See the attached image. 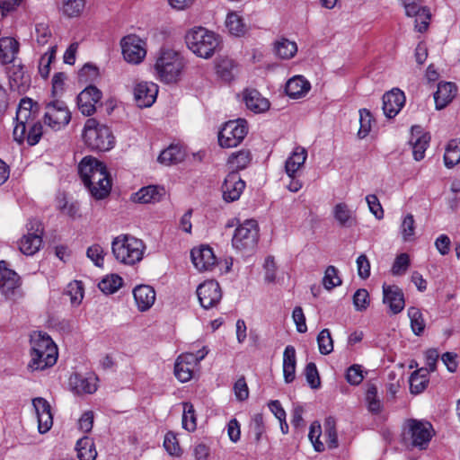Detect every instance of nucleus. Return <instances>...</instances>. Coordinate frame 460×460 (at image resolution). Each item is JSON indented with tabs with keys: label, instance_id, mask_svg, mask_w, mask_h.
<instances>
[{
	"label": "nucleus",
	"instance_id": "a878e982",
	"mask_svg": "<svg viewBox=\"0 0 460 460\" xmlns=\"http://www.w3.org/2000/svg\"><path fill=\"white\" fill-rule=\"evenodd\" d=\"M96 377H86L80 374H73L69 378L72 390L77 394H93L97 390Z\"/></svg>",
	"mask_w": 460,
	"mask_h": 460
},
{
	"label": "nucleus",
	"instance_id": "4468645a",
	"mask_svg": "<svg viewBox=\"0 0 460 460\" xmlns=\"http://www.w3.org/2000/svg\"><path fill=\"white\" fill-rule=\"evenodd\" d=\"M245 188V182L236 172H230L222 185L223 199L226 202L239 199Z\"/></svg>",
	"mask_w": 460,
	"mask_h": 460
},
{
	"label": "nucleus",
	"instance_id": "f3484780",
	"mask_svg": "<svg viewBox=\"0 0 460 460\" xmlns=\"http://www.w3.org/2000/svg\"><path fill=\"white\" fill-rule=\"evenodd\" d=\"M190 257L195 268L199 271L211 270L217 262L213 250L208 245L193 248Z\"/></svg>",
	"mask_w": 460,
	"mask_h": 460
},
{
	"label": "nucleus",
	"instance_id": "49530a36",
	"mask_svg": "<svg viewBox=\"0 0 460 460\" xmlns=\"http://www.w3.org/2000/svg\"><path fill=\"white\" fill-rule=\"evenodd\" d=\"M57 53V46L53 45L49 49L41 56L39 62V73L42 78H48L50 72V64L55 59Z\"/></svg>",
	"mask_w": 460,
	"mask_h": 460
},
{
	"label": "nucleus",
	"instance_id": "09e8293b",
	"mask_svg": "<svg viewBox=\"0 0 460 460\" xmlns=\"http://www.w3.org/2000/svg\"><path fill=\"white\" fill-rule=\"evenodd\" d=\"M374 121L371 112L367 109L359 110V129L358 136L359 138H365L371 131L372 122Z\"/></svg>",
	"mask_w": 460,
	"mask_h": 460
},
{
	"label": "nucleus",
	"instance_id": "3c124183",
	"mask_svg": "<svg viewBox=\"0 0 460 460\" xmlns=\"http://www.w3.org/2000/svg\"><path fill=\"white\" fill-rule=\"evenodd\" d=\"M226 24L230 33L233 35L241 36L245 31V25L243 22V19L234 13H231L227 15Z\"/></svg>",
	"mask_w": 460,
	"mask_h": 460
},
{
	"label": "nucleus",
	"instance_id": "5fc2aeb1",
	"mask_svg": "<svg viewBox=\"0 0 460 460\" xmlns=\"http://www.w3.org/2000/svg\"><path fill=\"white\" fill-rule=\"evenodd\" d=\"M27 129H29V131L25 132V140L28 145L31 146L37 145L43 134V127L40 121H35L28 125Z\"/></svg>",
	"mask_w": 460,
	"mask_h": 460
},
{
	"label": "nucleus",
	"instance_id": "6ab92c4d",
	"mask_svg": "<svg viewBox=\"0 0 460 460\" xmlns=\"http://www.w3.org/2000/svg\"><path fill=\"white\" fill-rule=\"evenodd\" d=\"M32 404L38 418L39 432L46 433L51 429L53 424L50 404L42 397L34 398L32 400Z\"/></svg>",
	"mask_w": 460,
	"mask_h": 460
},
{
	"label": "nucleus",
	"instance_id": "f8f14e48",
	"mask_svg": "<svg viewBox=\"0 0 460 460\" xmlns=\"http://www.w3.org/2000/svg\"><path fill=\"white\" fill-rule=\"evenodd\" d=\"M102 93L94 85L85 87L77 96V107L84 116H91L96 111L101 103Z\"/></svg>",
	"mask_w": 460,
	"mask_h": 460
},
{
	"label": "nucleus",
	"instance_id": "f704fd0d",
	"mask_svg": "<svg viewBox=\"0 0 460 460\" xmlns=\"http://www.w3.org/2000/svg\"><path fill=\"white\" fill-rule=\"evenodd\" d=\"M252 161V154L249 150H240L233 153L227 160L231 172H236L245 169Z\"/></svg>",
	"mask_w": 460,
	"mask_h": 460
},
{
	"label": "nucleus",
	"instance_id": "a211bd4d",
	"mask_svg": "<svg viewBox=\"0 0 460 460\" xmlns=\"http://www.w3.org/2000/svg\"><path fill=\"white\" fill-rule=\"evenodd\" d=\"M383 302L394 314L401 313L405 305L402 290L395 285H383Z\"/></svg>",
	"mask_w": 460,
	"mask_h": 460
},
{
	"label": "nucleus",
	"instance_id": "de8ad7c7",
	"mask_svg": "<svg viewBox=\"0 0 460 460\" xmlns=\"http://www.w3.org/2000/svg\"><path fill=\"white\" fill-rule=\"evenodd\" d=\"M217 75L225 81L234 78V63L230 58H221L216 65Z\"/></svg>",
	"mask_w": 460,
	"mask_h": 460
},
{
	"label": "nucleus",
	"instance_id": "680f3d73",
	"mask_svg": "<svg viewBox=\"0 0 460 460\" xmlns=\"http://www.w3.org/2000/svg\"><path fill=\"white\" fill-rule=\"evenodd\" d=\"M86 255L94 263L95 266H103L105 252L100 244H93L88 247Z\"/></svg>",
	"mask_w": 460,
	"mask_h": 460
},
{
	"label": "nucleus",
	"instance_id": "2eb2a0df",
	"mask_svg": "<svg viewBox=\"0 0 460 460\" xmlns=\"http://www.w3.org/2000/svg\"><path fill=\"white\" fill-rule=\"evenodd\" d=\"M20 286L19 275L14 270L8 269L4 261H0V289L3 294L10 298Z\"/></svg>",
	"mask_w": 460,
	"mask_h": 460
},
{
	"label": "nucleus",
	"instance_id": "052dcab7",
	"mask_svg": "<svg viewBox=\"0 0 460 460\" xmlns=\"http://www.w3.org/2000/svg\"><path fill=\"white\" fill-rule=\"evenodd\" d=\"M66 294L69 296L70 301L73 305L81 303L84 297V288L80 281L70 283L67 287Z\"/></svg>",
	"mask_w": 460,
	"mask_h": 460
},
{
	"label": "nucleus",
	"instance_id": "79ce46f5",
	"mask_svg": "<svg viewBox=\"0 0 460 460\" xmlns=\"http://www.w3.org/2000/svg\"><path fill=\"white\" fill-rule=\"evenodd\" d=\"M86 0H62L61 11L64 15L73 18L78 17L85 7Z\"/></svg>",
	"mask_w": 460,
	"mask_h": 460
},
{
	"label": "nucleus",
	"instance_id": "c9c22d12",
	"mask_svg": "<svg viewBox=\"0 0 460 460\" xmlns=\"http://www.w3.org/2000/svg\"><path fill=\"white\" fill-rule=\"evenodd\" d=\"M365 401L370 413L377 415L383 411V403L377 394V387L375 384H367Z\"/></svg>",
	"mask_w": 460,
	"mask_h": 460
},
{
	"label": "nucleus",
	"instance_id": "6e6552de",
	"mask_svg": "<svg viewBox=\"0 0 460 460\" xmlns=\"http://www.w3.org/2000/svg\"><path fill=\"white\" fill-rule=\"evenodd\" d=\"M248 133V124L243 119L226 122L218 133V143L222 147L237 146Z\"/></svg>",
	"mask_w": 460,
	"mask_h": 460
},
{
	"label": "nucleus",
	"instance_id": "ddd939ff",
	"mask_svg": "<svg viewBox=\"0 0 460 460\" xmlns=\"http://www.w3.org/2000/svg\"><path fill=\"white\" fill-rule=\"evenodd\" d=\"M144 42L136 36H127L121 40L122 54L128 63L138 64L146 57Z\"/></svg>",
	"mask_w": 460,
	"mask_h": 460
},
{
	"label": "nucleus",
	"instance_id": "774afa93",
	"mask_svg": "<svg viewBox=\"0 0 460 460\" xmlns=\"http://www.w3.org/2000/svg\"><path fill=\"white\" fill-rule=\"evenodd\" d=\"M35 37L39 45L44 46L51 37V31L45 23H38L35 26Z\"/></svg>",
	"mask_w": 460,
	"mask_h": 460
},
{
	"label": "nucleus",
	"instance_id": "6e6d98bb",
	"mask_svg": "<svg viewBox=\"0 0 460 460\" xmlns=\"http://www.w3.org/2000/svg\"><path fill=\"white\" fill-rule=\"evenodd\" d=\"M305 376L309 386L312 389H318L321 386V379L314 362H310L305 366Z\"/></svg>",
	"mask_w": 460,
	"mask_h": 460
},
{
	"label": "nucleus",
	"instance_id": "bb28decb",
	"mask_svg": "<svg viewBox=\"0 0 460 460\" xmlns=\"http://www.w3.org/2000/svg\"><path fill=\"white\" fill-rule=\"evenodd\" d=\"M243 99L246 107L254 113L265 112L270 106L269 100L255 89L245 90Z\"/></svg>",
	"mask_w": 460,
	"mask_h": 460
},
{
	"label": "nucleus",
	"instance_id": "0e129e2a",
	"mask_svg": "<svg viewBox=\"0 0 460 460\" xmlns=\"http://www.w3.org/2000/svg\"><path fill=\"white\" fill-rule=\"evenodd\" d=\"M353 304L357 311H364L369 305V294L367 289L359 288L353 296Z\"/></svg>",
	"mask_w": 460,
	"mask_h": 460
},
{
	"label": "nucleus",
	"instance_id": "a19ab883",
	"mask_svg": "<svg viewBox=\"0 0 460 460\" xmlns=\"http://www.w3.org/2000/svg\"><path fill=\"white\" fill-rule=\"evenodd\" d=\"M276 54L283 58L289 59L295 56L297 51V46L295 41H291L286 38L277 40L274 45Z\"/></svg>",
	"mask_w": 460,
	"mask_h": 460
},
{
	"label": "nucleus",
	"instance_id": "39448f33",
	"mask_svg": "<svg viewBox=\"0 0 460 460\" xmlns=\"http://www.w3.org/2000/svg\"><path fill=\"white\" fill-rule=\"evenodd\" d=\"M434 435L435 430L430 422L410 419L404 425L402 441L407 447L424 450Z\"/></svg>",
	"mask_w": 460,
	"mask_h": 460
},
{
	"label": "nucleus",
	"instance_id": "9b49d317",
	"mask_svg": "<svg viewBox=\"0 0 460 460\" xmlns=\"http://www.w3.org/2000/svg\"><path fill=\"white\" fill-rule=\"evenodd\" d=\"M197 296L204 309L217 306L222 299V290L216 280H207L197 288Z\"/></svg>",
	"mask_w": 460,
	"mask_h": 460
},
{
	"label": "nucleus",
	"instance_id": "603ef678",
	"mask_svg": "<svg viewBox=\"0 0 460 460\" xmlns=\"http://www.w3.org/2000/svg\"><path fill=\"white\" fill-rule=\"evenodd\" d=\"M182 426L188 431H194L197 428L195 410L190 402L183 403Z\"/></svg>",
	"mask_w": 460,
	"mask_h": 460
},
{
	"label": "nucleus",
	"instance_id": "8fccbe9b",
	"mask_svg": "<svg viewBox=\"0 0 460 460\" xmlns=\"http://www.w3.org/2000/svg\"><path fill=\"white\" fill-rule=\"evenodd\" d=\"M341 279L339 276V270L336 267L330 265L326 268L324 276L323 279V287L331 290L335 287L341 285Z\"/></svg>",
	"mask_w": 460,
	"mask_h": 460
},
{
	"label": "nucleus",
	"instance_id": "37998d69",
	"mask_svg": "<svg viewBox=\"0 0 460 460\" xmlns=\"http://www.w3.org/2000/svg\"><path fill=\"white\" fill-rule=\"evenodd\" d=\"M324 436L329 448H337L339 446L338 435L336 431V421L332 416L328 417L324 422Z\"/></svg>",
	"mask_w": 460,
	"mask_h": 460
},
{
	"label": "nucleus",
	"instance_id": "412c9836",
	"mask_svg": "<svg viewBox=\"0 0 460 460\" xmlns=\"http://www.w3.org/2000/svg\"><path fill=\"white\" fill-rule=\"evenodd\" d=\"M405 103V95L399 89H393L383 96V111L387 118H394Z\"/></svg>",
	"mask_w": 460,
	"mask_h": 460
},
{
	"label": "nucleus",
	"instance_id": "20e7f679",
	"mask_svg": "<svg viewBox=\"0 0 460 460\" xmlns=\"http://www.w3.org/2000/svg\"><path fill=\"white\" fill-rule=\"evenodd\" d=\"M83 137L90 149L98 152L109 151L115 144L111 128L106 125L100 124L95 119L86 120Z\"/></svg>",
	"mask_w": 460,
	"mask_h": 460
},
{
	"label": "nucleus",
	"instance_id": "bf43d9fd",
	"mask_svg": "<svg viewBox=\"0 0 460 460\" xmlns=\"http://www.w3.org/2000/svg\"><path fill=\"white\" fill-rule=\"evenodd\" d=\"M429 381V376H419L418 373H412L410 377L411 393L413 394L422 393L426 389Z\"/></svg>",
	"mask_w": 460,
	"mask_h": 460
},
{
	"label": "nucleus",
	"instance_id": "393cba45",
	"mask_svg": "<svg viewBox=\"0 0 460 460\" xmlns=\"http://www.w3.org/2000/svg\"><path fill=\"white\" fill-rule=\"evenodd\" d=\"M133 296L138 309L142 312L148 310L155 301V291L148 285L136 287Z\"/></svg>",
	"mask_w": 460,
	"mask_h": 460
},
{
	"label": "nucleus",
	"instance_id": "ea45409f",
	"mask_svg": "<svg viewBox=\"0 0 460 460\" xmlns=\"http://www.w3.org/2000/svg\"><path fill=\"white\" fill-rule=\"evenodd\" d=\"M444 162L447 168H452L460 162L459 139H452L448 142L444 155Z\"/></svg>",
	"mask_w": 460,
	"mask_h": 460
},
{
	"label": "nucleus",
	"instance_id": "4d7b16f0",
	"mask_svg": "<svg viewBox=\"0 0 460 460\" xmlns=\"http://www.w3.org/2000/svg\"><path fill=\"white\" fill-rule=\"evenodd\" d=\"M193 368V367L186 363L176 361L174 365V375L179 381L184 383L191 379Z\"/></svg>",
	"mask_w": 460,
	"mask_h": 460
},
{
	"label": "nucleus",
	"instance_id": "cd10ccee",
	"mask_svg": "<svg viewBox=\"0 0 460 460\" xmlns=\"http://www.w3.org/2000/svg\"><path fill=\"white\" fill-rule=\"evenodd\" d=\"M307 157V151L302 146H296L286 161L285 169L289 178H295L297 171L303 166Z\"/></svg>",
	"mask_w": 460,
	"mask_h": 460
},
{
	"label": "nucleus",
	"instance_id": "1a4fd4ad",
	"mask_svg": "<svg viewBox=\"0 0 460 460\" xmlns=\"http://www.w3.org/2000/svg\"><path fill=\"white\" fill-rule=\"evenodd\" d=\"M259 240L258 223L253 219L245 220L234 231L232 243L240 251H252Z\"/></svg>",
	"mask_w": 460,
	"mask_h": 460
},
{
	"label": "nucleus",
	"instance_id": "72a5a7b5",
	"mask_svg": "<svg viewBox=\"0 0 460 460\" xmlns=\"http://www.w3.org/2000/svg\"><path fill=\"white\" fill-rule=\"evenodd\" d=\"M419 128L420 127H412L411 133L414 134V131ZM429 140L430 137L426 133L419 136L416 139H414V135H412L410 144L412 146V155L416 161H420L424 158Z\"/></svg>",
	"mask_w": 460,
	"mask_h": 460
},
{
	"label": "nucleus",
	"instance_id": "7ed1b4c3",
	"mask_svg": "<svg viewBox=\"0 0 460 460\" xmlns=\"http://www.w3.org/2000/svg\"><path fill=\"white\" fill-rule=\"evenodd\" d=\"M146 246L142 240L130 235H119L111 243L116 260L127 265H134L143 259Z\"/></svg>",
	"mask_w": 460,
	"mask_h": 460
},
{
	"label": "nucleus",
	"instance_id": "a18cd8bd",
	"mask_svg": "<svg viewBox=\"0 0 460 460\" xmlns=\"http://www.w3.org/2000/svg\"><path fill=\"white\" fill-rule=\"evenodd\" d=\"M408 316L411 320V327L414 334L420 335L425 329V322L422 313L417 307L411 306L408 309Z\"/></svg>",
	"mask_w": 460,
	"mask_h": 460
},
{
	"label": "nucleus",
	"instance_id": "e2e57ef3",
	"mask_svg": "<svg viewBox=\"0 0 460 460\" xmlns=\"http://www.w3.org/2000/svg\"><path fill=\"white\" fill-rule=\"evenodd\" d=\"M250 428L254 435L255 442L259 443L261 439L262 434L265 432L262 414L256 413L253 415Z\"/></svg>",
	"mask_w": 460,
	"mask_h": 460
},
{
	"label": "nucleus",
	"instance_id": "4be33fe9",
	"mask_svg": "<svg viewBox=\"0 0 460 460\" xmlns=\"http://www.w3.org/2000/svg\"><path fill=\"white\" fill-rule=\"evenodd\" d=\"M407 16H415V29L419 32H424L429 24L430 13L426 7H420V2L404 6Z\"/></svg>",
	"mask_w": 460,
	"mask_h": 460
},
{
	"label": "nucleus",
	"instance_id": "aec40b11",
	"mask_svg": "<svg viewBox=\"0 0 460 460\" xmlns=\"http://www.w3.org/2000/svg\"><path fill=\"white\" fill-rule=\"evenodd\" d=\"M9 85L12 91L18 93H25L31 86V76L25 71L24 66L13 65L8 73Z\"/></svg>",
	"mask_w": 460,
	"mask_h": 460
},
{
	"label": "nucleus",
	"instance_id": "864d4df0",
	"mask_svg": "<svg viewBox=\"0 0 460 460\" xmlns=\"http://www.w3.org/2000/svg\"><path fill=\"white\" fill-rule=\"evenodd\" d=\"M319 351L323 355H328L333 350V341L328 329L322 330L317 336Z\"/></svg>",
	"mask_w": 460,
	"mask_h": 460
},
{
	"label": "nucleus",
	"instance_id": "69168bd1",
	"mask_svg": "<svg viewBox=\"0 0 460 460\" xmlns=\"http://www.w3.org/2000/svg\"><path fill=\"white\" fill-rule=\"evenodd\" d=\"M164 447L171 456H180L181 447L175 435L172 432L166 433Z\"/></svg>",
	"mask_w": 460,
	"mask_h": 460
},
{
	"label": "nucleus",
	"instance_id": "f257e3e1",
	"mask_svg": "<svg viewBox=\"0 0 460 460\" xmlns=\"http://www.w3.org/2000/svg\"><path fill=\"white\" fill-rule=\"evenodd\" d=\"M31 360L28 367L32 371L44 370L54 366L58 359V348L50 336L41 332L31 335Z\"/></svg>",
	"mask_w": 460,
	"mask_h": 460
},
{
	"label": "nucleus",
	"instance_id": "5701e85b",
	"mask_svg": "<svg viewBox=\"0 0 460 460\" xmlns=\"http://www.w3.org/2000/svg\"><path fill=\"white\" fill-rule=\"evenodd\" d=\"M165 195V190L161 186L149 185L141 188L132 195V200L137 203L147 204L159 202Z\"/></svg>",
	"mask_w": 460,
	"mask_h": 460
},
{
	"label": "nucleus",
	"instance_id": "e433bc0d",
	"mask_svg": "<svg viewBox=\"0 0 460 460\" xmlns=\"http://www.w3.org/2000/svg\"><path fill=\"white\" fill-rule=\"evenodd\" d=\"M184 155V152L180 146L171 145L168 148L161 152L158 156V162L165 165H170L182 161Z\"/></svg>",
	"mask_w": 460,
	"mask_h": 460
},
{
	"label": "nucleus",
	"instance_id": "c756f323",
	"mask_svg": "<svg viewBox=\"0 0 460 460\" xmlns=\"http://www.w3.org/2000/svg\"><path fill=\"white\" fill-rule=\"evenodd\" d=\"M38 232L39 229L36 230V233H29L23 235L19 241V249L23 254L29 256L33 255L40 250L42 243V237L41 232Z\"/></svg>",
	"mask_w": 460,
	"mask_h": 460
},
{
	"label": "nucleus",
	"instance_id": "b1692460",
	"mask_svg": "<svg viewBox=\"0 0 460 460\" xmlns=\"http://www.w3.org/2000/svg\"><path fill=\"white\" fill-rule=\"evenodd\" d=\"M456 86L450 82L439 83L434 93V100L437 110H442L447 106L456 94Z\"/></svg>",
	"mask_w": 460,
	"mask_h": 460
},
{
	"label": "nucleus",
	"instance_id": "473e14b6",
	"mask_svg": "<svg viewBox=\"0 0 460 460\" xmlns=\"http://www.w3.org/2000/svg\"><path fill=\"white\" fill-rule=\"evenodd\" d=\"M105 164L92 156L84 157L78 164V173L82 181H90L91 175L95 174V169H103Z\"/></svg>",
	"mask_w": 460,
	"mask_h": 460
},
{
	"label": "nucleus",
	"instance_id": "2f4dec72",
	"mask_svg": "<svg viewBox=\"0 0 460 460\" xmlns=\"http://www.w3.org/2000/svg\"><path fill=\"white\" fill-rule=\"evenodd\" d=\"M332 215L340 226L350 227L355 224L354 213L344 202H340L334 206Z\"/></svg>",
	"mask_w": 460,
	"mask_h": 460
},
{
	"label": "nucleus",
	"instance_id": "c85d7f7f",
	"mask_svg": "<svg viewBox=\"0 0 460 460\" xmlns=\"http://www.w3.org/2000/svg\"><path fill=\"white\" fill-rule=\"evenodd\" d=\"M310 87V83L304 76L296 75L287 82L285 91L290 98L297 99L305 95Z\"/></svg>",
	"mask_w": 460,
	"mask_h": 460
},
{
	"label": "nucleus",
	"instance_id": "0eeeda50",
	"mask_svg": "<svg viewBox=\"0 0 460 460\" xmlns=\"http://www.w3.org/2000/svg\"><path fill=\"white\" fill-rule=\"evenodd\" d=\"M33 106L34 103L31 98L25 97L20 101L16 111V125L13 132V139L18 144L24 142L28 125L35 122L37 111L33 110Z\"/></svg>",
	"mask_w": 460,
	"mask_h": 460
},
{
	"label": "nucleus",
	"instance_id": "338daca9",
	"mask_svg": "<svg viewBox=\"0 0 460 460\" xmlns=\"http://www.w3.org/2000/svg\"><path fill=\"white\" fill-rule=\"evenodd\" d=\"M346 379L352 385H359L364 379L361 366L352 365L349 367L346 373Z\"/></svg>",
	"mask_w": 460,
	"mask_h": 460
},
{
	"label": "nucleus",
	"instance_id": "58836bf2",
	"mask_svg": "<svg viewBox=\"0 0 460 460\" xmlns=\"http://www.w3.org/2000/svg\"><path fill=\"white\" fill-rule=\"evenodd\" d=\"M76 450L79 460H94L97 456L93 442L88 437H84L77 441Z\"/></svg>",
	"mask_w": 460,
	"mask_h": 460
},
{
	"label": "nucleus",
	"instance_id": "c03bdc74",
	"mask_svg": "<svg viewBox=\"0 0 460 460\" xmlns=\"http://www.w3.org/2000/svg\"><path fill=\"white\" fill-rule=\"evenodd\" d=\"M123 283V279L117 274H111L102 279L98 287L100 290L105 294L115 293Z\"/></svg>",
	"mask_w": 460,
	"mask_h": 460
},
{
	"label": "nucleus",
	"instance_id": "9d476101",
	"mask_svg": "<svg viewBox=\"0 0 460 460\" xmlns=\"http://www.w3.org/2000/svg\"><path fill=\"white\" fill-rule=\"evenodd\" d=\"M71 119V112L62 101L49 102L45 106L43 121L46 126L53 130H60L66 126Z\"/></svg>",
	"mask_w": 460,
	"mask_h": 460
},
{
	"label": "nucleus",
	"instance_id": "423d86ee",
	"mask_svg": "<svg viewBox=\"0 0 460 460\" xmlns=\"http://www.w3.org/2000/svg\"><path fill=\"white\" fill-rule=\"evenodd\" d=\"M182 68V59L176 51L161 49L155 64V70L162 82L175 83Z\"/></svg>",
	"mask_w": 460,
	"mask_h": 460
},
{
	"label": "nucleus",
	"instance_id": "f03ea898",
	"mask_svg": "<svg viewBox=\"0 0 460 460\" xmlns=\"http://www.w3.org/2000/svg\"><path fill=\"white\" fill-rule=\"evenodd\" d=\"M188 48L198 57L211 58L220 46L219 36L204 27H196L185 36Z\"/></svg>",
	"mask_w": 460,
	"mask_h": 460
},
{
	"label": "nucleus",
	"instance_id": "dca6fc26",
	"mask_svg": "<svg viewBox=\"0 0 460 460\" xmlns=\"http://www.w3.org/2000/svg\"><path fill=\"white\" fill-rule=\"evenodd\" d=\"M158 86L150 82L138 83L134 88V98L140 108H147L153 105L156 100Z\"/></svg>",
	"mask_w": 460,
	"mask_h": 460
},
{
	"label": "nucleus",
	"instance_id": "13d9d810",
	"mask_svg": "<svg viewBox=\"0 0 460 460\" xmlns=\"http://www.w3.org/2000/svg\"><path fill=\"white\" fill-rule=\"evenodd\" d=\"M410 266V258L407 253H401L398 255L392 266V274L394 276L403 275Z\"/></svg>",
	"mask_w": 460,
	"mask_h": 460
},
{
	"label": "nucleus",
	"instance_id": "4c0bfd02",
	"mask_svg": "<svg viewBox=\"0 0 460 460\" xmlns=\"http://www.w3.org/2000/svg\"><path fill=\"white\" fill-rule=\"evenodd\" d=\"M88 190L90 191L91 195L95 199H103L106 198L111 190V180L110 177H106L105 181H95L93 182H91L89 184L84 185Z\"/></svg>",
	"mask_w": 460,
	"mask_h": 460
},
{
	"label": "nucleus",
	"instance_id": "7c9ffc66",
	"mask_svg": "<svg viewBox=\"0 0 460 460\" xmlns=\"http://www.w3.org/2000/svg\"><path fill=\"white\" fill-rule=\"evenodd\" d=\"M19 51V43L10 37L0 39V63L3 65L12 63Z\"/></svg>",
	"mask_w": 460,
	"mask_h": 460
}]
</instances>
